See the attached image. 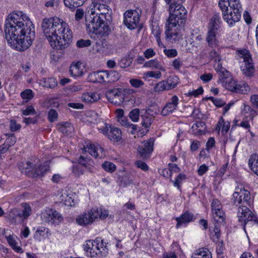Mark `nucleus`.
Returning <instances> with one entry per match:
<instances>
[{
  "instance_id": "1a4fd4ad",
  "label": "nucleus",
  "mask_w": 258,
  "mask_h": 258,
  "mask_svg": "<svg viewBox=\"0 0 258 258\" xmlns=\"http://www.w3.org/2000/svg\"><path fill=\"white\" fill-rule=\"evenodd\" d=\"M223 87L226 89L237 93L247 94L249 91V87L245 83L237 84L231 78H228L227 76L220 79Z\"/></svg>"
},
{
  "instance_id": "0e129e2a",
  "label": "nucleus",
  "mask_w": 258,
  "mask_h": 258,
  "mask_svg": "<svg viewBox=\"0 0 258 258\" xmlns=\"http://www.w3.org/2000/svg\"><path fill=\"white\" fill-rule=\"evenodd\" d=\"M130 83L132 87L138 88L141 87L144 85V82L140 80L137 79H132L130 80Z\"/></svg>"
},
{
  "instance_id": "7ed1b4c3",
  "label": "nucleus",
  "mask_w": 258,
  "mask_h": 258,
  "mask_svg": "<svg viewBox=\"0 0 258 258\" xmlns=\"http://www.w3.org/2000/svg\"><path fill=\"white\" fill-rule=\"evenodd\" d=\"M219 6L222 11L224 20L229 26L240 20L241 6L239 0H220Z\"/></svg>"
},
{
  "instance_id": "a878e982",
  "label": "nucleus",
  "mask_w": 258,
  "mask_h": 258,
  "mask_svg": "<svg viewBox=\"0 0 258 258\" xmlns=\"http://www.w3.org/2000/svg\"><path fill=\"white\" fill-rule=\"evenodd\" d=\"M51 235L50 230L44 227H39L34 235L35 239L40 241L42 238H48Z\"/></svg>"
},
{
  "instance_id": "49530a36",
  "label": "nucleus",
  "mask_w": 258,
  "mask_h": 258,
  "mask_svg": "<svg viewBox=\"0 0 258 258\" xmlns=\"http://www.w3.org/2000/svg\"><path fill=\"white\" fill-rule=\"evenodd\" d=\"M102 168L107 172H113L116 169L115 165L109 161H106L102 164Z\"/></svg>"
},
{
  "instance_id": "f8f14e48",
  "label": "nucleus",
  "mask_w": 258,
  "mask_h": 258,
  "mask_svg": "<svg viewBox=\"0 0 258 258\" xmlns=\"http://www.w3.org/2000/svg\"><path fill=\"white\" fill-rule=\"evenodd\" d=\"M106 1V0L104 2L93 1L94 11H91V14H96V16H93L92 19L94 21H106L107 17H110L108 7L103 4L105 3ZM92 10H93V9H92Z\"/></svg>"
},
{
  "instance_id": "e433bc0d",
  "label": "nucleus",
  "mask_w": 258,
  "mask_h": 258,
  "mask_svg": "<svg viewBox=\"0 0 258 258\" xmlns=\"http://www.w3.org/2000/svg\"><path fill=\"white\" fill-rule=\"evenodd\" d=\"M41 83L45 87L53 89L57 85V82L55 78H43L41 80Z\"/></svg>"
},
{
  "instance_id": "864d4df0",
  "label": "nucleus",
  "mask_w": 258,
  "mask_h": 258,
  "mask_svg": "<svg viewBox=\"0 0 258 258\" xmlns=\"http://www.w3.org/2000/svg\"><path fill=\"white\" fill-rule=\"evenodd\" d=\"M16 142V138L14 134H12L8 136L4 144H6L9 148L13 146Z\"/></svg>"
},
{
  "instance_id": "2eb2a0df",
  "label": "nucleus",
  "mask_w": 258,
  "mask_h": 258,
  "mask_svg": "<svg viewBox=\"0 0 258 258\" xmlns=\"http://www.w3.org/2000/svg\"><path fill=\"white\" fill-rule=\"evenodd\" d=\"M82 150L84 153L87 152L95 158H103L105 156L104 149L99 145H95L90 141L85 142Z\"/></svg>"
},
{
  "instance_id": "6e6552de",
  "label": "nucleus",
  "mask_w": 258,
  "mask_h": 258,
  "mask_svg": "<svg viewBox=\"0 0 258 258\" xmlns=\"http://www.w3.org/2000/svg\"><path fill=\"white\" fill-rule=\"evenodd\" d=\"M238 55L240 57L239 59H242L244 63L241 66L242 74L245 77L251 78L253 76L255 70L249 51L246 49L239 50Z\"/></svg>"
},
{
  "instance_id": "3c124183",
  "label": "nucleus",
  "mask_w": 258,
  "mask_h": 258,
  "mask_svg": "<svg viewBox=\"0 0 258 258\" xmlns=\"http://www.w3.org/2000/svg\"><path fill=\"white\" fill-rule=\"evenodd\" d=\"M79 163L83 165L85 167H87V164L89 165L93 163V161L90 158H88L87 157L84 155H81L78 160Z\"/></svg>"
},
{
  "instance_id": "5fc2aeb1",
  "label": "nucleus",
  "mask_w": 258,
  "mask_h": 258,
  "mask_svg": "<svg viewBox=\"0 0 258 258\" xmlns=\"http://www.w3.org/2000/svg\"><path fill=\"white\" fill-rule=\"evenodd\" d=\"M94 211H97V218H100L101 219H104L107 218L108 216V212L107 210H103L101 208L97 209V208H93Z\"/></svg>"
},
{
  "instance_id": "bf43d9fd",
  "label": "nucleus",
  "mask_w": 258,
  "mask_h": 258,
  "mask_svg": "<svg viewBox=\"0 0 258 258\" xmlns=\"http://www.w3.org/2000/svg\"><path fill=\"white\" fill-rule=\"evenodd\" d=\"M146 78H154L157 79L161 77V73L159 71H149L145 73Z\"/></svg>"
},
{
  "instance_id": "bb28decb",
  "label": "nucleus",
  "mask_w": 258,
  "mask_h": 258,
  "mask_svg": "<svg viewBox=\"0 0 258 258\" xmlns=\"http://www.w3.org/2000/svg\"><path fill=\"white\" fill-rule=\"evenodd\" d=\"M57 129L62 134L69 135L74 131L73 125L68 122L59 123L57 125Z\"/></svg>"
},
{
  "instance_id": "37998d69",
  "label": "nucleus",
  "mask_w": 258,
  "mask_h": 258,
  "mask_svg": "<svg viewBox=\"0 0 258 258\" xmlns=\"http://www.w3.org/2000/svg\"><path fill=\"white\" fill-rule=\"evenodd\" d=\"M211 255L209 249L206 248H201L196 250L191 257H205L206 255Z\"/></svg>"
},
{
  "instance_id": "052dcab7",
  "label": "nucleus",
  "mask_w": 258,
  "mask_h": 258,
  "mask_svg": "<svg viewBox=\"0 0 258 258\" xmlns=\"http://www.w3.org/2000/svg\"><path fill=\"white\" fill-rule=\"evenodd\" d=\"M212 212L214 211L219 212L222 210L220 202L217 199H214L211 204Z\"/></svg>"
},
{
  "instance_id": "4c0bfd02",
  "label": "nucleus",
  "mask_w": 258,
  "mask_h": 258,
  "mask_svg": "<svg viewBox=\"0 0 258 258\" xmlns=\"http://www.w3.org/2000/svg\"><path fill=\"white\" fill-rule=\"evenodd\" d=\"M54 210L48 209L44 210L41 213V218L42 220L45 222L48 223H51V219H52V216H53Z\"/></svg>"
},
{
  "instance_id": "69168bd1",
  "label": "nucleus",
  "mask_w": 258,
  "mask_h": 258,
  "mask_svg": "<svg viewBox=\"0 0 258 258\" xmlns=\"http://www.w3.org/2000/svg\"><path fill=\"white\" fill-rule=\"evenodd\" d=\"M21 127V124L18 123L15 120H11L10 123V129L12 132L17 131L19 130Z\"/></svg>"
},
{
  "instance_id": "412c9836",
  "label": "nucleus",
  "mask_w": 258,
  "mask_h": 258,
  "mask_svg": "<svg viewBox=\"0 0 258 258\" xmlns=\"http://www.w3.org/2000/svg\"><path fill=\"white\" fill-rule=\"evenodd\" d=\"M104 71L93 72L90 73L87 77L89 82L96 83H105Z\"/></svg>"
},
{
  "instance_id": "6ab92c4d",
  "label": "nucleus",
  "mask_w": 258,
  "mask_h": 258,
  "mask_svg": "<svg viewBox=\"0 0 258 258\" xmlns=\"http://www.w3.org/2000/svg\"><path fill=\"white\" fill-rule=\"evenodd\" d=\"M179 99L176 95L173 96L166 104L161 110V114L163 116H167L173 112L177 108Z\"/></svg>"
},
{
  "instance_id": "f704fd0d",
  "label": "nucleus",
  "mask_w": 258,
  "mask_h": 258,
  "mask_svg": "<svg viewBox=\"0 0 258 258\" xmlns=\"http://www.w3.org/2000/svg\"><path fill=\"white\" fill-rule=\"evenodd\" d=\"M192 129L195 131V133L202 135L205 133L206 130V126L205 122L201 121H197L192 125Z\"/></svg>"
},
{
  "instance_id": "13d9d810",
  "label": "nucleus",
  "mask_w": 258,
  "mask_h": 258,
  "mask_svg": "<svg viewBox=\"0 0 258 258\" xmlns=\"http://www.w3.org/2000/svg\"><path fill=\"white\" fill-rule=\"evenodd\" d=\"M91 41L89 39H80L77 41L76 45L79 48H83L90 46Z\"/></svg>"
},
{
  "instance_id": "393cba45",
  "label": "nucleus",
  "mask_w": 258,
  "mask_h": 258,
  "mask_svg": "<svg viewBox=\"0 0 258 258\" xmlns=\"http://www.w3.org/2000/svg\"><path fill=\"white\" fill-rule=\"evenodd\" d=\"M105 83H113L120 78L119 73L115 71H104Z\"/></svg>"
},
{
  "instance_id": "338daca9",
  "label": "nucleus",
  "mask_w": 258,
  "mask_h": 258,
  "mask_svg": "<svg viewBox=\"0 0 258 258\" xmlns=\"http://www.w3.org/2000/svg\"><path fill=\"white\" fill-rule=\"evenodd\" d=\"M36 114V112L32 106H29L25 109L22 110V114L25 116Z\"/></svg>"
},
{
  "instance_id": "72a5a7b5",
  "label": "nucleus",
  "mask_w": 258,
  "mask_h": 258,
  "mask_svg": "<svg viewBox=\"0 0 258 258\" xmlns=\"http://www.w3.org/2000/svg\"><path fill=\"white\" fill-rule=\"evenodd\" d=\"M152 33L155 37L156 41L158 46L160 47L165 48V46L164 44L161 42L160 35L161 31L160 27L158 25H153L152 29Z\"/></svg>"
},
{
  "instance_id": "f257e3e1",
  "label": "nucleus",
  "mask_w": 258,
  "mask_h": 258,
  "mask_svg": "<svg viewBox=\"0 0 258 258\" xmlns=\"http://www.w3.org/2000/svg\"><path fill=\"white\" fill-rule=\"evenodd\" d=\"M5 33L8 42L16 45L18 50L24 51L32 44L35 37V28L30 18L22 11H15L7 17Z\"/></svg>"
},
{
  "instance_id": "680f3d73",
  "label": "nucleus",
  "mask_w": 258,
  "mask_h": 258,
  "mask_svg": "<svg viewBox=\"0 0 258 258\" xmlns=\"http://www.w3.org/2000/svg\"><path fill=\"white\" fill-rule=\"evenodd\" d=\"M48 119L50 122H53L57 119L58 117V114L57 111L53 109H51L48 113Z\"/></svg>"
},
{
  "instance_id": "423d86ee",
  "label": "nucleus",
  "mask_w": 258,
  "mask_h": 258,
  "mask_svg": "<svg viewBox=\"0 0 258 258\" xmlns=\"http://www.w3.org/2000/svg\"><path fill=\"white\" fill-rule=\"evenodd\" d=\"M170 16L167 22L169 23L170 27H180L185 21L187 11L179 4L173 3L169 7Z\"/></svg>"
},
{
  "instance_id": "4d7b16f0",
  "label": "nucleus",
  "mask_w": 258,
  "mask_h": 258,
  "mask_svg": "<svg viewBox=\"0 0 258 258\" xmlns=\"http://www.w3.org/2000/svg\"><path fill=\"white\" fill-rule=\"evenodd\" d=\"M87 116L89 117L88 120L93 123H95L99 119L98 115L94 111H90L87 113Z\"/></svg>"
},
{
  "instance_id": "774afa93",
  "label": "nucleus",
  "mask_w": 258,
  "mask_h": 258,
  "mask_svg": "<svg viewBox=\"0 0 258 258\" xmlns=\"http://www.w3.org/2000/svg\"><path fill=\"white\" fill-rule=\"evenodd\" d=\"M164 53L168 57H174L177 55V51L175 49H165Z\"/></svg>"
},
{
  "instance_id": "6e6d98bb",
  "label": "nucleus",
  "mask_w": 258,
  "mask_h": 258,
  "mask_svg": "<svg viewBox=\"0 0 258 258\" xmlns=\"http://www.w3.org/2000/svg\"><path fill=\"white\" fill-rule=\"evenodd\" d=\"M9 216L13 219H15L17 217L22 218V212L19 209L14 208L10 211Z\"/></svg>"
},
{
  "instance_id": "4468645a",
  "label": "nucleus",
  "mask_w": 258,
  "mask_h": 258,
  "mask_svg": "<svg viewBox=\"0 0 258 258\" xmlns=\"http://www.w3.org/2000/svg\"><path fill=\"white\" fill-rule=\"evenodd\" d=\"M106 97L110 102L118 106L122 104L124 100L123 90L121 88H115L107 91Z\"/></svg>"
},
{
  "instance_id": "58836bf2",
  "label": "nucleus",
  "mask_w": 258,
  "mask_h": 258,
  "mask_svg": "<svg viewBox=\"0 0 258 258\" xmlns=\"http://www.w3.org/2000/svg\"><path fill=\"white\" fill-rule=\"evenodd\" d=\"M168 90L175 88L179 83V79L176 76H170L165 81Z\"/></svg>"
},
{
  "instance_id": "c9c22d12",
  "label": "nucleus",
  "mask_w": 258,
  "mask_h": 258,
  "mask_svg": "<svg viewBox=\"0 0 258 258\" xmlns=\"http://www.w3.org/2000/svg\"><path fill=\"white\" fill-rule=\"evenodd\" d=\"M248 165L251 170L258 175V156L252 155L249 159Z\"/></svg>"
},
{
  "instance_id": "f3484780",
  "label": "nucleus",
  "mask_w": 258,
  "mask_h": 258,
  "mask_svg": "<svg viewBox=\"0 0 258 258\" xmlns=\"http://www.w3.org/2000/svg\"><path fill=\"white\" fill-rule=\"evenodd\" d=\"M240 197H243V204H249L250 192L244 188H237L233 194V202L235 206H238L242 204Z\"/></svg>"
},
{
  "instance_id": "5701e85b",
  "label": "nucleus",
  "mask_w": 258,
  "mask_h": 258,
  "mask_svg": "<svg viewBox=\"0 0 258 258\" xmlns=\"http://www.w3.org/2000/svg\"><path fill=\"white\" fill-rule=\"evenodd\" d=\"M194 215L188 212H185L180 217L176 218V228H178L183 224L188 223L193 220Z\"/></svg>"
},
{
  "instance_id": "39448f33",
  "label": "nucleus",
  "mask_w": 258,
  "mask_h": 258,
  "mask_svg": "<svg viewBox=\"0 0 258 258\" xmlns=\"http://www.w3.org/2000/svg\"><path fill=\"white\" fill-rule=\"evenodd\" d=\"M84 249L87 255L91 257H103L108 253L107 245L100 238L87 240L84 244Z\"/></svg>"
},
{
  "instance_id": "20e7f679",
  "label": "nucleus",
  "mask_w": 258,
  "mask_h": 258,
  "mask_svg": "<svg viewBox=\"0 0 258 258\" xmlns=\"http://www.w3.org/2000/svg\"><path fill=\"white\" fill-rule=\"evenodd\" d=\"M19 168L22 173L33 178L42 176L48 170V167L41 165L39 159L36 157L21 162Z\"/></svg>"
},
{
  "instance_id": "7c9ffc66",
  "label": "nucleus",
  "mask_w": 258,
  "mask_h": 258,
  "mask_svg": "<svg viewBox=\"0 0 258 258\" xmlns=\"http://www.w3.org/2000/svg\"><path fill=\"white\" fill-rule=\"evenodd\" d=\"M213 221L218 225H224L225 223V216L222 210L212 212Z\"/></svg>"
},
{
  "instance_id": "b1692460",
  "label": "nucleus",
  "mask_w": 258,
  "mask_h": 258,
  "mask_svg": "<svg viewBox=\"0 0 258 258\" xmlns=\"http://www.w3.org/2000/svg\"><path fill=\"white\" fill-rule=\"evenodd\" d=\"M7 241L11 247L16 252L23 253V250L21 247L18 245V238L14 235H10L6 237Z\"/></svg>"
},
{
  "instance_id": "9b49d317",
  "label": "nucleus",
  "mask_w": 258,
  "mask_h": 258,
  "mask_svg": "<svg viewBox=\"0 0 258 258\" xmlns=\"http://www.w3.org/2000/svg\"><path fill=\"white\" fill-rule=\"evenodd\" d=\"M141 15V10L139 9L126 11L123 15L124 24L130 30H133L138 27L141 28L140 23Z\"/></svg>"
},
{
  "instance_id": "e2e57ef3",
  "label": "nucleus",
  "mask_w": 258,
  "mask_h": 258,
  "mask_svg": "<svg viewBox=\"0 0 258 258\" xmlns=\"http://www.w3.org/2000/svg\"><path fill=\"white\" fill-rule=\"evenodd\" d=\"M207 99L211 100L214 105L217 107H221L225 104V101L221 99L215 98L213 97H210Z\"/></svg>"
},
{
  "instance_id": "dca6fc26",
  "label": "nucleus",
  "mask_w": 258,
  "mask_h": 258,
  "mask_svg": "<svg viewBox=\"0 0 258 258\" xmlns=\"http://www.w3.org/2000/svg\"><path fill=\"white\" fill-rule=\"evenodd\" d=\"M166 30L165 32L166 39L171 43L179 41L182 39V35L178 30V26L170 27L169 23L166 25Z\"/></svg>"
},
{
  "instance_id": "4be33fe9",
  "label": "nucleus",
  "mask_w": 258,
  "mask_h": 258,
  "mask_svg": "<svg viewBox=\"0 0 258 258\" xmlns=\"http://www.w3.org/2000/svg\"><path fill=\"white\" fill-rule=\"evenodd\" d=\"M82 63L78 62L70 66L69 72L74 77H81L83 75V68Z\"/></svg>"
},
{
  "instance_id": "9d476101",
  "label": "nucleus",
  "mask_w": 258,
  "mask_h": 258,
  "mask_svg": "<svg viewBox=\"0 0 258 258\" xmlns=\"http://www.w3.org/2000/svg\"><path fill=\"white\" fill-rule=\"evenodd\" d=\"M86 25L90 31L100 37L107 36L110 32L109 26L105 21H97L96 22L93 20L89 21L87 16H86Z\"/></svg>"
},
{
  "instance_id": "79ce46f5",
  "label": "nucleus",
  "mask_w": 258,
  "mask_h": 258,
  "mask_svg": "<svg viewBox=\"0 0 258 258\" xmlns=\"http://www.w3.org/2000/svg\"><path fill=\"white\" fill-rule=\"evenodd\" d=\"M22 207L24 210L23 213H22V218L24 219H27L32 213V210L30 205L26 203H22L21 204Z\"/></svg>"
},
{
  "instance_id": "a19ab883",
  "label": "nucleus",
  "mask_w": 258,
  "mask_h": 258,
  "mask_svg": "<svg viewBox=\"0 0 258 258\" xmlns=\"http://www.w3.org/2000/svg\"><path fill=\"white\" fill-rule=\"evenodd\" d=\"M117 121L121 124L122 126H126L127 127H131L132 129L131 131V133L132 134H134V131L137 129V126L135 124L130 123L128 121V119L125 117L123 116L120 119H118Z\"/></svg>"
},
{
  "instance_id": "de8ad7c7",
  "label": "nucleus",
  "mask_w": 258,
  "mask_h": 258,
  "mask_svg": "<svg viewBox=\"0 0 258 258\" xmlns=\"http://www.w3.org/2000/svg\"><path fill=\"white\" fill-rule=\"evenodd\" d=\"M140 112V110L138 108L132 110L128 114L130 119L134 122L138 121L139 119Z\"/></svg>"
},
{
  "instance_id": "ea45409f",
  "label": "nucleus",
  "mask_w": 258,
  "mask_h": 258,
  "mask_svg": "<svg viewBox=\"0 0 258 258\" xmlns=\"http://www.w3.org/2000/svg\"><path fill=\"white\" fill-rule=\"evenodd\" d=\"M221 60H217L215 64V70L219 73L220 79H222L228 75V72L222 67Z\"/></svg>"
},
{
  "instance_id": "a18cd8bd",
  "label": "nucleus",
  "mask_w": 258,
  "mask_h": 258,
  "mask_svg": "<svg viewBox=\"0 0 258 258\" xmlns=\"http://www.w3.org/2000/svg\"><path fill=\"white\" fill-rule=\"evenodd\" d=\"M20 95L26 102H28L33 97L34 94L31 89H26L21 93Z\"/></svg>"
},
{
  "instance_id": "09e8293b",
  "label": "nucleus",
  "mask_w": 258,
  "mask_h": 258,
  "mask_svg": "<svg viewBox=\"0 0 258 258\" xmlns=\"http://www.w3.org/2000/svg\"><path fill=\"white\" fill-rule=\"evenodd\" d=\"M52 218L51 224H58L63 220L61 214L55 210H54Z\"/></svg>"
},
{
  "instance_id": "c756f323",
  "label": "nucleus",
  "mask_w": 258,
  "mask_h": 258,
  "mask_svg": "<svg viewBox=\"0 0 258 258\" xmlns=\"http://www.w3.org/2000/svg\"><path fill=\"white\" fill-rule=\"evenodd\" d=\"M87 0H63L64 5L72 11L82 6Z\"/></svg>"
},
{
  "instance_id": "a211bd4d",
  "label": "nucleus",
  "mask_w": 258,
  "mask_h": 258,
  "mask_svg": "<svg viewBox=\"0 0 258 258\" xmlns=\"http://www.w3.org/2000/svg\"><path fill=\"white\" fill-rule=\"evenodd\" d=\"M97 211H94L93 208L88 211L87 213L79 216L76 219L77 222L81 225L91 224L97 219Z\"/></svg>"
},
{
  "instance_id": "2f4dec72",
  "label": "nucleus",
  "mask_w": 258,
  "mask_h": 258,
  "mask_svg": "<svg viewBox=\"0 0 258 258\" xmlns=\"http://www.w3.org/2000/svg\"><path fill=\"white\" fill-rule=\"evenodd\" d=\"M144 67L165 71V69L161 62L156 59H153L146 61L144 64Z\"/></svg>"
},
{
  "instance_id": "cd10ccee",
  "label": "nucleus",
  "mask_w": 258,
  "mask_h": 258,
  "mask_svg": "<svg viewBox=\"0 0 258 258\" xmlns=\"http://www.w3.org/2000/svg\"><path fill=\"white\" fill-rule=\"evenodd\" d=\"M108 138L111 141L117 142L121 139V132L117 127L110 128Z\"/></svg>"
},
{
  "instance_id": "aec40b11",
  "label": "nucleus",
  "mask_w": 258,
  "mask_h": 258,
  "mask_svg": "<svg viewBox=\"0 0 258 258\" xmlns=\"http://www.w3.org/2000/svg\"><path fill=\"white\" fill-rule=\"evenodd\" d=\"M154 140L150 139L143 142L139 146L138 151L143 158L147 157L153 150Z\"/></svg>"
},
{
  "instance_id": "c03bdc74",
  "label": "nucleus",
  "mask_w": 258,
  "mask_h": 258,
  "mask_svg": "<svg viewBox=\"0 0 258 258\" xmlns=\"http://www.w3.org/2000/svg\"><path fill=\"white\" fill-rule=\"evenodd\" d=\"M142 121V124L145 128H148L150 126L153 121V117L145 114L142 113L141 115Z\"/></svg>"
},
{
  "instance_id": "473e14b6",
  "label": "nucleus",
  "mask_w": 258,
  "mask_h": 258,
  "mask_svg": "<svg viewBox=\"0 0 258 258\" xmlns=\"http://www.w3.org/2000/svg\"><path fill=\"white\" fill-rule=\"evenodd\" d=\"M73 195L69 194L66 191L63 192L60 196L61 202L67 206H74L75 203L72 197Z\"/></svg>"
},
{
  "instance_id": "f03ea898",
  "label": "nucleus",
  "mask_w": 258,
  "mask_h": 258,
  "mask_svg": "<svg viewBox=\"0 0 258 258\" xmlns=\"http://www.w3.org/2000/svg\"><path fill=\"white\" fill-rule=\"evenodd\" d=\"M42 31L50 46L61 50L72 42L73 33L69 25L57 18H45L41 24Z\"/></svg>"
},
{
  "instance_id": "603ef678",
  "label": "nucleus",
  "mask_w": 258,
  "mask_h": 258,
  "mask_svg": "<svg viewBox=\"0 0 258 258\" xmlns=\"http://www.w3.org/2000/svg\"><path fill=\"white\" fill-rule=\"evenodd\" d=\"M186 178L185 175L183 173H180L179 175L177 176V177L175 179V180L174 181H173V185L175 187H177L178 189L180 188V184L185 180Z\"/></svg>"
},
{
  "instance_id": "ddd939ff",
  "label": "nucleus",
  "mask_w": 258,
  "mask_h": 258,
  "mask_svg": "<svg viewBox=\"0 0 258 258\" xmlns=\"http://www.w3.org/2000/svg\"><path fill=\"white\" fill-rule=\"evenodd\" d=\"M237 217L239 222L243 225V229L245 230V225L248 221H253L258 224L257 219L254 214L245 205H241L239 207L237 212Z\"/></svg>"
},
{
  "instance_id": "0eeeda50",
  "label": "nucleus",
  "mask_w": 258,
  "mask_h": 258,
  "mask_svg": "<svg viewBox=\"0 0 258 258\" xmlns=\"http://www.w3.org/2000/svg\"><path fill=\"white\" fill-rule=\"evenodd\" d=\"M219 23L220 17L218 15H214L208 24L206 41L208 46L212 48L216 47L219 44L217 34Z\"/></svg>"
},
{
  "instance_id": "8fccbe9b",
  "label": "nucleus",
  "mask_w": 258,
  "mask_h": 258,
  "mask_svg": "<svg viewBox=\"0 0 258 258\" xmlns=\"http://www.w3.org/2000/svg\"><path fill=\"white\" fill-rule=\"evenodd\" d=\"M155 92H161L164 90H168L165 81H162L158 83L154 87Z\"/></svg>"
},
{
  "instance_id": "c85d7f7f",
  "label": "nucleus",
  "mask_w": 258,
  "mask_h": 258,
  "mask_svg": "<svg viewBox=\"0 0 258 258\" xmlns=\"http://www.w3.org/2000/svg\"><path fill=\"white\" fill-rule=\"evenodd\" d=\"M99 95L95 92H87L82 96V100L85 103H92L99 99Z\"/></svg>"
}]
</instances>
